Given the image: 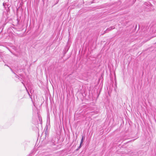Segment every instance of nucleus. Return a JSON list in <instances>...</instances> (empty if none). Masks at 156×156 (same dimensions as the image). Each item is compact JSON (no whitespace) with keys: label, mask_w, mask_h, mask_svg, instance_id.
Listing matches in <instances>:
<instances>
[{"label":"nucleus","mask_w":156,"mask_h":156,"mask_svg":"<svg viewBox=\"0 0 156 156\" xmlns=\"http://www.w3.org/2000/svg\"><path fill=\"white\" fill-rule=\"evenodd\" d=\"M115 27H111L107 29L105 31V33H107L108 31L112 30L113 29H114Z\"/></svg>","instance_id":"nucleus-1"},{"label":"nucleus","mask_w":156,"mask_h":156,"mask_svg":"<svg viewBox=\"0 0 156 156\" xmlns=\"http://www.w3.org/2000/svg\"><path fill=\"white\" fill-rule=\"evenodd\" d=\"M85 137L84 136H82V138L81 139V142H80V144H82L83 143V139Z\"/></svg>","instance_id":"nucleus-2"},{"label":"nucleus","mask_w":156,"mask_h":156,"mask_svg":"<svg viewBox=\"0 0 156 156\" xmlns=\"http://www.w3.org/2000/svg\"><path fill=\"white\" fill-rule=\"evenodd\" d=\"M81 145L82 144H80V146H79V147L77 149V150H79V149H80L81 147Z\"/></svg>","instance_id":"nucleus-3"},{"label":"nucleus","mask_w":156,"mask_h":156,"mask_svg":"<svg viewBox=\"0 0 156 156\" xmlns=\"http://www.w3.org/2000/svg\"><path fill=\"white\" fill-rule=\"evenodd\" d=\"M6 5V3H5V2H4L3 3V5L5 7V5Z\"/></svg>","instance_id":"nucleus-4"},{"label":"nucleus","mask_w":156,"mask_h":156,"mask_svg":"<svg viewBox=\"0 0 156 156\" xmlns=\"http://www.w3.org/2000/svg\"><path fill=\"white\" fill-rule=\"evenodd\" d=\"M18 76L17 75H16V77L17 78Z\"/></svg>","instance_id":"nucleus-5"},{"label":"nucleus","mask_w":156,"mask_h":156,"mask_svg":"<svg viewBox=\"0 0 156 156\" xmlns=\"http://www.w3.org/2000/svg\"><path fill=\"white\" fill-rule=\"evenodd\" d=\"M28 94L29 95V96H30V94H29V93L28 91Z\"/></svg>","instance_id":"nucleus-6"},{"label":"nucleus","mask_w":156,"mask_h":156,"mask_svg":"<svg viewBox=\"0 0 156 156\" xmlns=\"http://www.w3.org/2000/svg\"><path fill=\"white\" fill-rule=\"evenodd\" d=\"M22 83L23 84L24 86H25L24 84L23 83V82H22Z\"/></svg>","instance_id":"nucleus-7"},{"label":"nucleus","mask_w":156,"mask_h":156,"mask_svg":"<svg viewBox=\"0 0 156 156\" xmlns=\"http://www.w3.org/2000/svg\"><path fill=\"white\" fill-rule=\"evenodd\" d=\"M39 120L40 121L41 120H40V118H39Z\"/></svg>","instance_id":"nucleus-8"},{"label":"nucleus","mask_w":156,"mask_h":156,"mask_svg":"<svg viewBox=\"0 0 156 156\" xmlns=\"http://www.w3.org/2000/svg\"><path fill=\"white\" fill-rule=\"evenodd\" d=\"M25 87L26 88V90H27V89L26 87Z\"/></svg>","instance_id":"nucleus-9"},{"label":"nucleus","mask_w":156,"mask_h":156,"mask_svg":"<svg viewBox=\"0 0 156 156\" xmlns=\"http://www.w3.org/2000/svg\"><path fill=\"white\" fill-rule=\"evenodd\" d=\"M31 92H32V90H31L30 92L31 93Z\"/></svg>","instance_id":"nucleus-10"}]
</instances>
